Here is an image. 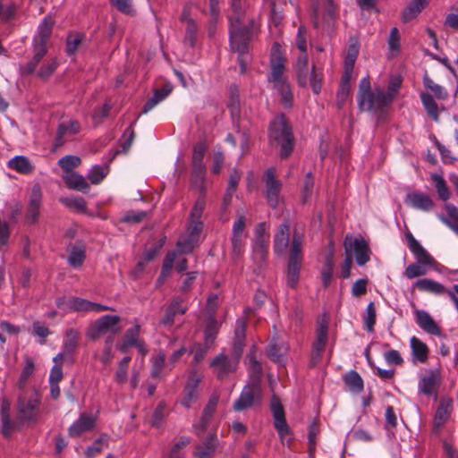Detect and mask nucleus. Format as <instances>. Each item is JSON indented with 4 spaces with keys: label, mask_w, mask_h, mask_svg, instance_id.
<instances>
[{
    "label": "nucleus",
    "mask_w": 458,
    "mask_h": 458,
    "mask_svg": "<svg viewBox=\"0 0 458 458\" xmlns=\"http://www.w3.org/2000/svg\"><path fill=\"white\" fill-rule=\"evenodd\" d=\"M270 72L267 81L280 96V101L285 107H291L293 95L291 87L284 76L285 57L278 43H274L270 55Z\"/></svg>",
    "instance_id": "obj_3"
},
{
    "label": "nucleus",
    "mask_w": 458,
    "mask_h": 458,
    "mask_svg": "<svg viewBox=\"0 0 458 458\" xmlns=\"http://www.w3.org/2000/svg\"><path fill=\"white\" fill-rule=\"evenodd\" d=\"M368 280L365 278L356 280L352 286V294L360 297L367 293Z\"/></svg>",
    "instance_id": "obj_63"
},
{
    "label": "nucleus",
    "mask_w": 458,
    "mask_h": 458,
    "mask_svg": "<svg viewBox=\"0 0 458 458\" xmlns=\"http://www.w3.org/2000/svg\"><path fill=\"white\" fill-rule=\"evenodd\" d=\"M344 382L349 391L352 393H360L363 390V380L359 373L355 370H351L344 376Z\"/></svg>",
    "instance_id": "obj_40"
},
{
    "label": "nucleus",
    "mask_w": 458,
    "mask_h": 458,
    "mask_svg": "<svg viewBox=\"0 0 458 458\" xmlns=\"http://www.w3.org/2000/svg\"><path fill=\"white\" fill-rule=\"evenodd\" d=\"M41 395L33 389L20 394L17 404L18 418L22 421L35 422L39 416Z\"/></svg>",
    "instance_id": "obj_8"
},
{
    "label": "nucleus",
    "mask_w": 458,
    "mask_h": 458,
    "mask_svg": "<svg viewBox=\"0 0 458 458\" xmlns=\"http://www.w3.org/2000/svg\"><path fill=\"white\" fill-rule=\"evenodd\" d=\"M376 318L377 313L374 302H369L366 308V314L363 317L364 327L368 332H373Z\"/></svg>",
    "instance_id": "obj_50"
},
{
    "label": "nucleus",
    "mask_w": 458,
    "mask_h": 458,
    "mask_svg": "<svg viewBox=\"0 0 458 458\" xmlns=\"http://www.w3.org/2000/svg\"><path fill=\"white\" fill-rule=\"evenodd\" d=\"M34 369H35V367H34L33 360L30 357H26L25 366L22 369L20 378L17 382V386L20 389L24 388L29 377L33 374Z\"/></svg>",
    "instance_id": "obj_49"
},
{
    "label": "nucleus",
    "mask_w": 458,
    "mask_h": 458,
    "mask_svg": "<svg viewBox=\"0 0 458 458\" xmlns=\"http://www.w3.org/2000/svg\"><path fill=\"white\" fill-rule=\"evenodd\" d=\"M63 179L68 188L76 190L79 191L86 192L89 189V183L87 182L84 176L75 172L64 174Z\"/></svg>",
    "instance_id": "obj_34"
},
{
    "label": "nucleus",
    "mask_w": 458,
    "mask_h": 458,
    "mask_svg": "<svg viewBox=\"0 0 458 458\" xmlns=\"http://www.w3.org/2000/svg\"><path fill=\"white\" fill-rule=\"evenodd\" d=\"M206 167L193 168L192 174V187L199 191L201 196H204L206 192Z\"/></svg>",
    "instance_id": "obj_44"
},
{
    "label": "nucleus",
    "mask_w": 458,
    "mask_h": 458,
    "mask_svg": "<svg viewBox=\"0 0 458 458\" xmlns=\"http://www.w3.org/2000/svg\"><path fill=\"white\" fill-rule=\"evenodd\" d=\"M206 207V200L204 196H199L196 200L191 212L190 220L201 221V216Z\"/></svg>",
    "instance_id": "obj_58"
},
{
    "label": "nucleus",
    "mask_w": 458,
    "mask_h": 458,
    "mask_svg": "<svg viewBox=\"0 0 458 458\" xmlns=\"http://www.w3.org/2000/svg\"><path fill=\"white\" fill-rule=\"evenodd\" d=\"M207 150V146L204 141L198 142L193 147L192 153V166L193 168L205 167L203 158Z\"/></svg>",
    "instance_id": "obj_47"
},
{
    "label": "nucleus",
    "mask_w": 458,
    "mask_h": 458,
    "mask_svg": "<svg viewBox=\"0 0 458 458\" xmlns=\"http://www.w3.org/2000/svg\"><path fill=\"white\" fill-rule=\"evenodd\" d=\"M253 0H231L233 14L230 21V42L231 48L240 54L239 63L242 72H245L246 64L242 59V55L248 49V42L250 39V28L248 26L250 19L247 17V10ZM253 24V20H250Z\"/></svg>",
    "instance_id": "obj_1"
},
{
    "label": "nucleus",
    "mask_w": 458,
    "mask_h": 458,
    "mask_svg": "<svg viewBox=\"0 0 458 458\" xmlns=\"http://www.w3.org/2000/svg\"><path fill=\"white\" fill-rule=\"evenodd\" d=\"M423 83L424 86L430 89L437 98L445 99L447 98L448 94L446 90L442 86L435 83L428 75L424 76Z\"/></svg>",
    "instance_id": "obj_55"
},
{
    "label": "nucleus",
    "mask_w": 458,
    "mask_h": 458,
    "mask_svg": "<svg viewBox=\"0 0 458 458\" xmlns=\"http://www.w3.org/2000/svg\"><path fill=\"white\" fill-rule=\"evenodd\" d=\"M405 203L415 208L424 212H429L434 208V201L424 192L412 191L406 195Z\"/></svg>",
    "instance_id": "obj_22"
},
{
    "label": "nucleus",
    "mask_w": 458,
    "mask_h": 458,
    "mask_svg": "<svg viewBox=\"0 0 458 458\" xmlns=\"http://www.w3.org/2000/svg\"><path fill=\"white\" fill-rule=\"evenodd\" d=\"M430 179L435 184L438 198L443 201L448 200L451 197V191L443 175L434 173L430 175Z\"/></svg>",
    "instance_id": "obj_39"
},
{
    "label": "nucleus",
    "mask_w": 458,
    "mask_h": 458,
    "mask_svg": "<svg viewBox=\"0 0 458 458\" xmlns=\"http://www.w3.org/2000/svg\"><path fill=\"white\" fill-rule=\"evenodd\" d=\"M237 328L235 329V344L233 352L230 354L221 352L217 354L209 363L213 373L219 380H224L234 373L239 366L240 358L242 351V344L245 337L246 322L244 319L237 320Z\"/></svg>",
    "instance_id": "obj_2"
},
{
    "label": "nucleus",
    "mask_w": 458,
    "mask_h": 458,
    "mask_svg": "<svg viewBox=\"0 0 458 458\" xmlns=\"http://www.w3.org/2000/svg\"><path fill=\"white\" fill-rule=\"evenodd\" d=\"M219 401V394L217 393H214L210 395L208 403L206 404L202 415L199 420L193 425L196 432L198 434L202 433L206 428L208 427Z\"/></svg>",
    "instance_id": "obj_23"
},
{
    "label": "nucleus",
    "mask_w": 458,
    "mask_h": 458,
    "mask_svg": "<svg viewBox=\"0 0 458 458\" xmlns=\"http://www.w3.org/2000/svg\"><path fill=\"white\" fill-rule=\"evenodd\" d=\"M131 361L130 356H125L118 364L117 370L114 375L115 381L118 384H123L127 380L128 367Z\"/></svg>",
    "instance_id": "obj_53"
},
{
    "label": "nucleus",
    "mask_w": 458,
    "mask_h": 458,
    "mask_svg": "<svg viewBox=\"0 0 458 458\" xmlns=\"http://www.w3.org/2000/svg\"><path fill=\"white\" fill-rule=\"evenodd\" d=\"M190 444V438L187 437H182L181 439L176 442L171 448L169 452V458H179L180 452L183 448H185Z\"/></svg>",
    "instance_id": "obj_62"
},
{
    "label": "nucleus",
    "mask_w": 458,
    "mask_h": 458,
    "mask_svg": "<svg viewBox=\"0 0 458 458\" xmlns=\"http://www.w3.org/2000/svg\"><path fill=\"white\" fill-rule=\"evenodd\" d=\"M269 243V238L267 239H253L252 250L253 259L256 261H265L267 255V248Z\"/></svg>",
    "instance_id": "obj_41"
},
{
    "label": "nucleus",
    "mask_w": 458,
    "mask_h": 458,
    "mask_svg": "<svg viewBox=\"0 0 458 458\" xmlns=\"http://www.w3.org/2000/svg\"><path fill=\"white\" fill-rule=\"evenodd\" d=\"M298 231V229H294L293 231ZM294 233V232H293ZM303 234L301 231H300ZM293 233H291L290 224L288 221L281 224L275 234L274 237V250L277 254L284 253L290 245V236H293Z\"/></svg>",
    "instance_id": "obj_19"
},
{
    "label": "nucleus",
    "mask_w": 458,
    "mask_h": 458,
    "mask_svg": "<svg viewBox=\"0 0 458 458\" xmlns=\"http://www.w3.org/2000/svg\"><path fill=\"white\" fill-rule=\"evenodd\" d=\"M392 103L385 91L375 86L371 89L369 76L362 78L359 85L358 104L362 111L382 113Z\"/></svg>",
    "instance_id": "obj_4"
},
{
    "label": "nucleus",
    "mask_w": 458,
    "mask_h": 458,
    "mask_svg": "<svg viewBox=\"0 0 458 458\" xmlns=\"http://www.w3.org/2000/svg\"><path fill=\"white\" fill-rule=\"evenodd\" d=\"M451 411L452 401L449 399H442L434 418V426L436 428H440L447 421Z\"/></svg>",
    "instance_id": "obj_33"
},
{
    "label": "nucleus",
    "mask_w": 458,
    "mask_h": 458,
    "mask_svg": "<svg viewBox=\"0 0 458 458\" xmlns=\"http://www.w3.org/2000/svg\"><path fill=\"white\" fill-rule=\"evenodd\" d=\"M444 24L445 27L458 30V6L446 15Z\"/></svg>",
    "instance_id": "obj_64"
},
{
    "label": "nucleus",
    "mask_w": 458,
    "mask_h": 458,
    "mask_svg": "<svg viewBox=\"0 0 458 458\" xmlns=\"http://www.w3.org/2000/svg\"><path fill=\"white\" fill-rule=\"evenodd\" d=\"M85 259V251L81 247H72L70 251L68 262L75 268L80 267Z\"/></svg>",
    "instance_id": "obj_52"
},
{
    "label": "nucleus",
    "mask_w": 458,
    "mask_h": 458,
    "mask_svg": "<svg viewBox=\"0 0 458 458\" xmlns=\"http://www.w3.org/2000/svg\"><path fill=\"white\" fill-rule=\"evenodd\" d=\"M81 159L78 156L67 155L58 160L59 166L65 174L72 173V169L79 166Z\"/></svg>",
    "instance_id": "obj_48"
},
{
    "label": "nucleus",
    "mask_w": 458,
    "mask_h": 458,
    "mask_svg": "<svg viewBox=\"0 0 458 458\" xmlns=\"http://www.w3.org/2000/svg\"><path fill=\"white\" fill-rule=\"evenodd\" d=\"M204 378V374L196 367L191 368L187 371L186 380L183 386L181 404L190 409L193 404L197 403L200 396V384Z\"/></svg>",
    "instance_id": "obj_9"
},
{
    "label": "nucleus",
    "mask_w": 458,
    "mask_h": 458,
    "mask_svg": "<svg viewBox=\"0 0 458 458\" xmlns=\"http://www.w3.org/2000/svg\"><path fill=\"white\" fill-rule=\"evenodd\" d=\"M439 382V374L437 370H428L420 377L418 388L420 393L430 396L436 394Z\"/></svg>",
    "instance_id": "obj_25"
},
{
    "label": "nucleus",
    "mask_w": 458,
    "mask_h": 458,
    "mask_svg": "<svg viewBox=\"0 0 458 458\" xmlns=\"http://www.w3.org/2000/svg\"><path fill=\"white\" fill-rule=\"evenodd\" d=\"M33 51L34 55L32 59L23 68L24 72L27 73H32L35 72L36 67L47 53V47H43L42 45H35L33 46Z\"/></svg>",
    "instance_id": "obj_42"
},
{
    "label": "nucleus",
    "mask_w": 458,
    "mask_h": 458,
    "mask_svg": "<svg viewBox=\"0 0 458 458\" xmlns=\"http://www.w3.org/2000/svg\"><path fill=\"white\" fill-rule=\"evenodd\" d=\"M295 69L297 72L298 81L301 86H306L308 83V74H309V67H308V55L306 52H302L297 58L295 64Z\"/></svg>",
    "instance_id": "obj_37"
},
{
    "label": "nucleus",
    "mask_w": 458,
    "mask_h": 458,
    "mask_svg": "<svg viewBox=\"0 0 458 458\" xmlns=\"http://www.w3.org/2000/svg\"><path fill=\"white\" fill-rule=\"evenodd\" d=\"M108 172V165H96L89 171L87 178L92 184H98L107 175Z\"/></svg>",
    "instance_id": "obj_46"
},
{
    "label": "nucleus",
    "mask_w": 458,
    "mask_h": 458,
    "mask_svg": "<svg viewBox=\"0 0 458 458\" xmlns=\"http://www.w3.org/2000/svg\"><path fill=\"white\" fill-rule=\"evenodd\" d=\"M182 299L180 297H176L172 300L171 303L167 307L165 310V314L161 320V324L165 326H170L174 321V317L178 314H184L187 310L186 307L182 305Z\"/></svg>",
    "instance_id": "obj_31"
},
{
    "label": "nucleus",
    "mask_w": 458,
    "mask_h": 458,
    "mask_svg": "<svg viewBox=\"0 0 458 458\" xmlns=\"http://www.w3.org/2000/svg\"><path fill=\"white\" fill-rule=\"evenodd\" d=\"M271 412L274 418V426L276 429L281 443L289 445L291 441V430L285 420L284 407L278 397L272 396L270 403Z\"/></svg>",
    "instance_id": "obj_12"
},
{
    "label": "nucleus",
    "mask_w": 458,
    "mask_h": 458,
    "mask_svg": "<svg viewBox=\"0 0 458 458\" xmlns=\"http://www.w3.org/2000/svg\"><path fill=\"white\" fill-rule=\"evenodd\" d=\"M120 321L119 316L104 315L89 324L85 335L91 341H97L108 333L110 334L108 336L114 337V335L120 331L118 327Z\"/></svg>",
    "instance_id": "obj_11"
},
{
    "label": "nucleus",
    "mask_w": 458,
    "mask_h": 458,
    "mask_svg": "<svg viewBox=\"0 0 458 458\" xmlns=\"http://www.w3.org/2000/svg\"><path fill=\"white\" fill-rule=\"evenodd\" d=\"M245 227L246 218L243 215H241L234 221L232 230V255L234 259L240 258L244 251L245 241L247 238Z\"/></svg>",
    "instance_id": "obj_14"
},
{
    "label": "nucleus",
    "mask_w": 458,
    "mask_h": 458,
    "mask_svg": "<svg viewBox=\"0 0 458 458\" xmlns=\"http://www.w3.org/2000/svg\"><path fill=\"white\" fill-rule=\"evenodd\" d=\"M7 165L10 169L22 174H31L34 170V165L25 156H15L8 161Z\"/></svg>",
    "instance_id": "obj_35"
},
{
    "label": "nucleus",
    "mask_w": 458,
    "mask_h": 458,
    "mask_svg": "<svg viewBox=\"0 0 458 458\" xmlns=\"http://www.w3.org/2000/svg\"><path fill=\"white\" fill-rule=\"evenodd\" d=\"M265 182L266 198L267 203L271 208H276L278 206L280 200L282 182L276 178L273 168H269L266 171Z\"/></svg>",
    "instance_id": "obj_15"
},
{
    "label": "nucleus",
    "mask_w": 458,
    "mask_h": 458,
    "mask_svg": "<svg viewBox=\"0 0 458 458\" xmlns=\"http://www.w3.org/2000/svg\"><path fill=\"white\" fill-rule=\"evenodd\" d=\"M345 254L355 258L359 266H364L369 260L370 250L368 242L362 238L346 237L344 240Z\"/></svg>",
    "instance_id": "obj_13"
},
{
    "label": "nucleus",
    "mask_w": 458,
    "mask_h": 458,
    "mask_svg": "<svg viewBox=\"0 0 458 458\" xmlns=\"http://www.w3.org/2000/svg\"><path fill=\"white\" fill-rule=\"evenodd\" d=\"M420 99L428 115L437 122L439 115L438 107L433 97L428 93H421Z\"/></svg>",
    "instance_id": "obj_45"
},
{
    "label": "nucleus",
    "mask_w": 458,
    "mask_h": 458,
    "mask_svg": "<svg viewBox=\"0 0 458 458\" xmlns=\"http://www.w3.org/2000/svg\"><path fill=\"white\" fill-rule=\"evenodd\" d=\"M62 202L70 208H73L79 211L86 209V201L81 197H68L62 199Z\"/></svg>",
    "instance_id": "obj_60"
},
{
    "label": "nucleus",
    "mask_w": 458,
    "mask_h": 458,
    "mask_svg": "<svg viewBox=\"0 0 458 458\" xmlns=\"http://www.w3.org/2000/svg\"><path fill=\"white\" fill-rule=\"evenodd\" d=\"M81 131V124L78 121L70 119L59 123L56 137L55 140V148H59L66 141L72 140Z\"/></svg>",
    "instance_id": "obj_17"
},
{
    "label": "nucleus",
    "mask_w": 458,
    "mask_h": 458,
    "mask_svg": "<svg viewBox=\"0 0 458 458\" xmlns=\"http://www.w3.org/2000/svg\"><path fill=\"white\" fill-rule=\"evenodd\" d=\"M53 25L54 21L51 17L47 16L44 18L38 28L37 34L34 37L33 46L42 45L43 47H46L47 42L51 36Z\"/></svg>",
    "instance_id": "obj_30"
},
{
    "label": "nucleus",
    "mask_w": 458,
    "mask_h": 458,
    "mask_svg": "<svg viewBox=\"0 0 458 458\" xmlns=\"http://www.w3.org/2000/svg\"><path fill=\"white\" fill-rule=\"evenodd\" d=\"M428 2L429 0H412L403 12V20L407 22L414 19Z\"/></svg>",
    "instance_id": "obj_38"
},
{
    "label": "nucleus",
    "mask_w": 458,
    "mask_h": 458,
    "mask_svg": "<svg viewBox=\"0 0 458 458\" xmlns=\"http://www.w3.org/2000/svg\"><path fill=\"white\" fill-rule=\"evenodd\" d=\"M302 242L303 234L295 230L291 242L290 260L287 268V284L291 287H294L299 280L302 261Z\"/></svg>",
    "instance_id": "obj_7"
},
{
    "label": "nucleus",
    "mask_w": 458,
    "mask_h": 458,
    "mask_svg": "<svg viewBox=\"0 0 458 458\" xmlns=\"http://www.w3.org/2000/svg\"><path fill=\"white\" fill-rule=\"evenodd\" d=\"M360 53V44L356 38H351L349 40V46L347 54L344 59V80L348 82L351 81L353 72V67L356 59Z\"/></svg>",
    "instance_id": "obj_21"
},
{
    "label": "nucleus",
    "mask_w": 458,
    "mask_h": 458,
    "mask_svg": "<svg viewBox=\"0 0 458 458\" xmlns=\"http://www.w3.org/2000/svg\"><path fill=\"white\" fill-rule=\"evenodd\" d=\"M410 344L411 350V362L414 365L425 363L428 358V348L427 344L416 336L411 338Z\"/></svg>",
    "instance_id": "obj_28"
},
{
    "label": "nucleus",
    "mask_w": 458,
    "mask_h": 458,
    "mask_svg": "<svg viewBox=\"0 0 458 458\" xmlns=\"http://www.w3.org/2000/svg\"><path fill=\"white\" fill-rule=\"evenodd\" d=\"M140 334V326L134 327L126 330L123 339L117 344V349L122 352H126L130 347L134 346L141 340L139 338Z\"/></svg>",
    "instance_id": "obj_32"
},
{
    "label": "nucleus",
    "mask_w": 458,
    "mask_h": 458,
    "mask_svg": "<svg viewBox=\"0 0 458 458\" xmlns=\"http://www.w3.org/2000/svg\"><path fill=\"white\" fill-rule=\"evenodd\" d=\"M335 262L333 258V253L329 252L325 259V262L323 264L321 278L322 283L325 287L328 286L332 281L333 271H334Z\"/></svg>",
    "instance_id": "obj_43"
},
{
    "label": "nucleus",
    "mask_w": 458,
    "mask_h": 458,
    "mask_svg": "<svg viewBox=\"0 0 458 458\" xmlns=\"http://www.w3.org/2000/svg\"><path fill=\"white\" fill-rule=\"evenodd\" d=\"M198 242L196 239L189 236V234L182 235L177 242L178 250L182 253H190Z\"/></svg>",
    "instance_id": "obj_56"
},
{
    "label": "nucleus",
    "mask_w": 458,
    "mask_h": 458,
    "mask_svg": "<svg viewBox=\"0 0 458 458\" xmlns=\"http://www.w3.org/2000/svg\"><path fill=\"white\" fill-rule=\"evenodd\" d=\"M405 240L411 253L415 256L417 262L410 264L404 270V276L408 279L425 276L428 272L426 267H432L436 264L434 258L429 255L421 244L415 239L409 229L405 232Z\"/></svg>",
    "instance_id": "obj_5"
},
{
    "label": "nucleus",
    "mask_w": 458,
    "mask_h": 458,
    "mask_svg": "<svg viewBox=\"0 0 458 458\" xmlns=\"http://www.w3.org/2000/svg\"><path fill=\"white\" fill-rule=\"evenodd\" d=\"M415 320L418 326L426 333L437 336L441 335L439 327L427 311L416 310Z\"/></svg>",
    "instance_id": "obj_27"
},
{
    "label": "nucleus",
    "mask_w": 458,
    "mask_h": 458,
    "mask_svg": "<svg viewBox=\"0 0 458 458\" xmlns=\"http://www.w3.org/2000/svg\"><path fill=\"white\" fill-rule=\"evenodd\" d=\"M217 296L213 295L208 300L209 316L206 321L205 340L207 343H212L218 331V322L213 316L214 308L216 304Z\"/></svg>",
    "instance_id": "obj_26"
},
{
    "label": "nucleus",
    "mask_w": 458,
    "mask_h": 458,
    "mask_svg": "<svg viewBox=\"0 0 458 458\" xmlns=\"http://www.w3.org/2000/svg\"><path fill=\"white\" fill-rule=\"evenodd\" d=\"M42 202V192L38 185L32 188L27 208L26 219L30 224L38 222Z\"/></svg>",
    "instance_id": "obj_24"
},
{
    "label": "nucleus",
    "mask_w": 458,
    "mask_h": 458,
    "mask_svg": "<svg viewBox=\"0 0 458 458\" xmlns=\"http://www.w3.org/2000/svg\"><path fill=\"white\" fill-rule=\"evenodd\" d=\"M182 19L186 21V32H185V40L189 43L191 47H193L197 38V25L193 20L187 18L185 13L182 14Z\"/></svg>",
    "instance_id": "obj_51"
},
{
    "label": "nucleus",
    "mask_w": 458,
    "mask_h": 458,
    "mask_svg": "<svg viewBox=\"0 0 458 458\" xmlns=\"http://www.w3.org/2000/svg\"><path fill=\"white\" fill-rule=\"evenodd\" d=\"M165 363V354L163 352H159L155 357H153L151 369V376L153 377H159L161 376Z\"/></svg>",
    "instance_id": "obj_57"
},
{
    "label": "nucleus",
    "mask_w": 458,
    "mask_h": 458,
    "mask_svg": "<svg viewBox=\"0 0 458 458\" xmlns=\"http://www.w3.org/2000/svg\"><path fill=\"white\" fill-rule=\"evenodd\" d=\"M96 423V417L91 413H81L70 426L68 434L72 437H79L83 433L91 430Z\"/></svg>",
    "instance_id": "obj_20"
},
{
    "label": "nucleus",
    "mask_w": 458,
    "mask_h": 458,
    "mask_svg": "<svg viewBox=\"0 0 458 458\" xmlns=\"http://www.w3.org/2000/svg\"><path fill=\"white\" fill-rule=\"evenodd\" d=\"M327 322L325 319L319 320L316 330V341L313 344L311 352V363L316 365L321 359L327 343Z\"/></svg>",
    "instance_id": "obj_16"
},
{
    "label": "nucleus",
    "mask_w": 458,
    "mask_h": 458,
    "mask_svg": "<svg viewBox=\"0 0 458 458\" xmlns=\"http://www.w3.org/2000/svg\"><path fill=\"white\" fill-rule=\"evenodd\" d=\"M412 288L437 295L444 293H446V291H448L442 284L430 278H422L415 281L412 284Z\"/></svg>",
    "instance_id": "obj_29"
},
{
    "label": "nucleus",
    "mask_w": 458,
    "mask_h": 458,
    "mask_svg": "<svg viewBox=\"0 0 458 458\" xmlns=\"http://www.w3.org/2000/svg\"><path fill=\"white\" fill-rule=\"evenodd\" d=\"M402 85V79L399 76H393L390 78L388 85H387V90L385 92L388 98L393 101Z\"/></svg>",
    "instance_id": "obj_59"
},
{
    "label": "nucleus",
    "mask_w": 458,
    "mask_h": 458,
    "mask_svg": "<svg viewBox=\"0 0 458 458\" xmlns=\"http://www.w3.org/2000/svg\"><path fill=\"white\" fill-rule=\"evenodd\" d=\"M260 398V390L258 384L247 386L234 403L233 409L238 411H243L250 407L256 401H259Z\"/></svg>",
    "instance_id": "obj_18"
},
{
    "label": "nucleus",
    "mask_w": 458,
    "mask_h": 458,
    "mask_svg": "<svg viewBox=\"0 0 458 458\" xmlns=\"http://www.w3.org/2000/svg\"><path fill=\"white\" fill-rule=\"evenodd\" d=\"M287 346L284 344L271 343L267 349V355L274 361H280L282 356L286 352Z\"/></svg>",
    "instance_id": "obj_54"
},
{
    "label": "nucleus",
    "mask_w": 458,
    "mask_h": 458,
    "mask_svg": "<svg viewBox=\"0 0 458 458\" xmlns=\"http://www.w3.org/2000/svg\"><path fill=\"white\" fill-rule=\"evenodd\" d=\"M56 305L59 310L65 313L70 312H95L113 310V308L102 305L97 302H92L86 299L79 297H61L56 301Z\"/></svg>",
    "instance_id": "obj_10"
},
{
    "label": "nucleus",
    "mask_w": 458,
    "mask_h": 458,
    "mask_svg": "<svg viewBox=\"0 0 458 458\" xmlns=\"http://www.w3.org/2000/svg\"><path fill=\"white\" fill-rule=\"evenodd\" d=\"M79 339L80 332L77 329H67L64 335V339L62 346L64 353L72 354L78 347Z\"/></svg>",
    "instance_id": "obj_36"
},
{
    "label": "nucleus",
    "mask_w": 458,
    "mask_h": 458,
    "mask_svg": "<svg viewBox=\"0 0 458 458\" xmlns=\"http://www.w3.org/2000/svg\"><path fill=\"white\" fill-rule=\"evenodd\" d=\"M308 81H310V85L313 92L315 94H318L321 90L322 74L320 72H317L314 66L312 67V71Z\"/></svg>",
    "instance_id": "obj_61"
},
{
    "label": "nucleus",
    "mask_w": 458,
    "mask_h": 458,
    "mask_svg": "<svg viewBox=\"0 0 458 458\" xmlns=\"http://www.w3.org/2000/svg\"><path fill=\"white\" fill-rule=\"evenodd\" d=\"M269 140L272 144L281 147L280 155L286 157L290 155L293 147V136L292 128L285 117L281 114L274 119L269 127Z\"/></svg>",
    "instance_id": "obj_6"
}]
</instances>
